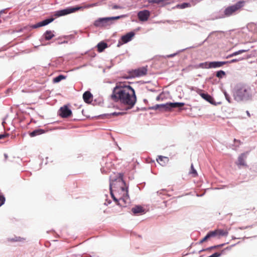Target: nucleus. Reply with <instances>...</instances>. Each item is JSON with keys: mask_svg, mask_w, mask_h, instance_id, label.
Returning <instances> with one entry per match:
<instances>
[{"mask_svg": "<svg viewBox=\"0 0 257 257\" xmlns=\"http://www.w3.org/2000/svg\"><path fill=\"white\" fill-rule=\"evenodd\" d=\"M111 100L119 102L126 106L127 108H132L135 104L137 97L135 90L130 85L119 82L116 84L110 95Z\"/></svg>", "mask_w": 257, "mask_h": 257, "instance_id": "nucleus-1", "label": "nucleus"}, {"mask_svg": "<svg viewBox=\"0 0 257 257\" xmlns=\"http://www.w3.org/2000/svg\"><path fill=\"white\" fill-rule=\"evenodd\" d=\"M109 187L112 198L118 204V199L114 196L113 192H115V190H121V189L126 188V184L122 179V175L120 173L117 174L116 178L114 179L110 177Z\"/></svg>", "mask_w": 257, "mask_h": 257, "instance_id": "nucleus-2", "label": "nucleus"}, {"mask_svg": "<svg viewBox=\"0 0 257 257\" xmlns=\"http://www.w3.org/2000/svg\"><path fill=\"white\" fill-rule=\"evenodd\" d=\"M235 97L240 100H247L251 98V91L250 86L244 84L237 85L235 90Z\"/></svg>", "mask_w": 257, "mask_h": 257, "instance_id": "nucleus-3", "label": "nucleus"}, {"mask_svg": "<svg viewBox=\"0 0 257 257\" xmlns=\"http://www.w3.org/2000/svg\"><path fill=\"white\" fill-rule=\"evenodd\" d=\"M227 234L228 231L226 230L221 229H216L209 232L207 235L200 241V243H202L211 237H220V236H227Z\"/></svg>", "mask_w": 257, "mask_h": 257, "instance_id": "nucleus-4", "label": "nucleus"}, {"mask_svg": "<svg viewBox=\"0 0 257 257\" xmlns=\"http://www.w3.org/2000/svg\"><path fill=\"white\" fill-rule=\"evenodd\" d=\"M122 17L123 16H120L116 17L99 18L94 22V25L97 27H105L106 26L109 25L111 24L110 22V21L118 20Z\"/></svg>", "mask_w": 257, "mask_h": 257, "instance_id": "nucleus-5", "label": "nucleus"}, {"mask_svg": "<svg viewBox=\"0 0 257 257\" xmlns=\"http://www.w3.org/2000/svg\"><path fill=\"white\" fill-rule=\"evenodd\" d=\"M244 4V1H239L235 5L226 8L224 12V15L227 17L231 16L234 13L242 8Z\"/></svg>", "mask_w": 257, "mask_h": 257, "instance_id": "nucleus-6", "label": "nucleus"}, {"mask_svg": "<svg viewBox=\"0 0 257 257\" xmlns=\"http://www.w3.org/2000/svg\"><path fill=\"white\" fill-rule=\"evenodd\" d=\"M82 7L77 6L75 7L68 8L65 9L59 10L55 12L54 16L56 17L63 16L74 12H75L79 10L82 9Z\"/></svg>", "mask_w": 257, "mask_h": 257, "instance_id": "nucleus-7", "label": "nucleus"}, {"mask_svg": "<svg viewBox=\"0 0 257 257\" xmlns=\"http://www.w3.org/2000/svg\"><path fill=\"white\" fill-rule=\"evenodd\" d=\"M148 72L147 67H140L138 69L133 70L130 72V76L126 78L131 77H141L147 74Z\"/></svg>", "mask_w": 257, "mask_h": 257, "instance_id": "nucleus-8", "label": "nucleus"}, {"mask_svg": "<svg viewBox=\"0 0 257 257\" xmlns=\"http://www.w3.org/2000/svg\"><path fill=\"white\" fill-rule=\"evenodd\" d=\"M184 105V103L182 102H169L166 104H162L157 105V108H161L164 110H171L172 109L176 107H181Z\"/></svg>", "mask_w": 257, "mask_h": 257, "instance_id": "nucleus-9", "label": "nucleus"}, {"mask_svg": "<svg viewBox=\"0 0 257 257\" xmlns=\"http://www.w3.org/2000/svg\"><path fill=\"white\" fill-rule=\"evenodd\" d=\"M114 196H117L119 199H124L125 197L128 196L127 188H125L121 190H115V192H113Z\"/></svg>", "mask_w": 257, "mask_h": 257, "instance_id": "nucleus-10", "label": "nucleus"}, {"mask_svg": "<svg viewBox=\"0 0 257 257\" xmlns=\"http://www.w3.org/2000/svg\"><path fill=\"white\" fill-rule=\"evenodd\" d=\"M247 158V153L241 154L238 158L236 164L238 167L241 166L247 167V165L245 162V159Z\"/></svg>", "mask_w": 257, "mask_h": 257, "instance_id": "nucleus-11", "label": "nucleus"}, {"mask_svg": "<svg viewBox=\"0 0 257 257\" xmlns=\"http://www.w3.org/2000/svg\"><path fill=\"white\" fill-rule=\"evenodd\" d=\"M60 115L63 118H67L72 114L71 110L67 106H64L59 110Z\"/></svg>", "mask_w": 257, "mask_h": 257, "instance_id": "nucleus-12", "label": "nucleus"}, {"mask_svg": "<svg viewBox=\"0 0 257 257\" xmlns=\"http://www.w3.org/2000/svg\"><path fill=\"white\" fill-rule=\"evenodd\" d=\"M138 16L140 21H147L150 16V12L148 10H143L138 13Z\"/></svg>", "mask_w": 257, "mask_h": 257, "instance_id": "nucleus-13", "label": "nucleus"}, {"mask_svg": "<svg viewBox=\"0 0 257 257\" xmlns=\"http://www.w3.org/2000/svg\"><path fill=\"white\" fill-rule=\"evenodd\" d=\"M135 36V33L133 32H131L128 33H127L126 35H123L121 38V41L119 42V44L120 45L123 44V43H126L128 42L129 41H131L133 37Z\"/></svg>", "mask_w": 257, "mask_h": 257, "instance_id": "nucleus-14", "label": "nucleus"}, {"mask_svg": "<svg viewBox=\"0 0 257 257\" xmlns=\"http://www.w3.org/2000/svg\"><path fill=\"white\" fill-rule=\"evenodd\" d=\"M227 64V62L226 61H214L209 62L208 67L209 68H217L222 66L223 65Z\"/></svg>", "mask_w": 257, "mask_h": 257, "instance_id": "nucleus-15", "label": "nucleus"}, {"mask_svg": "<svg viewBox=\"0 0 257 257\" xmlns=\"http://www.w3.org/2000/svg\"><path fill=\"white\" fill-rule=\"evenodd\" d=\"M54 18H50V19H46V20L34 25L33 26V28H39L40 27L44 26L47 25L48 24L50 23L51 22H53L54 21Z\"/></svg>", "mask_w": 257, "mask_h": 257, "instance_id": "nucleus-16", "label": "nucleus"}, {"mask_svg": "<svg viewBox=\"0 0 257 257\" xmlns=\"http://www.w3.org/2000/svg\"><path fill=\"white\" fill-rule=\"evenodd\" d=\"M84 101L87 103H90L92 101L93 96L88 91L85 92L83 94Z\"/></svg>", "mask_w": 257, "mask_h": 257, "instance_id": "nucleus-17", "label": "nucleus"}, {"mask_svg": "<svg viewBox=\"0 0 257 257\" xmlns=\"http://www.w3.org/2000/svg\"><path fill=\"white\" fill-rule=\"evenodd\" d=\"M169 158L167 157L159 156L157 159V162L162 166H165L169 162Z\"/></svg>", "mask_w": 257, "mask_h": 257, "instance_id": "nucleus-18", "label": "nucleus"}, {"mask_svg": "<svg viewBox=\"0 0 257 257\" xmlns=\"http://www.w3.org/2000/svg\"><path fill=\"white\" fill-rule=\"evenodd\" d=\"M132 211L135 214H138L140 213H144V209L141 206H136L132 209Z\"/></svg>", "mask_w": 257, "mask_h": 257, "instance_id": "nucleus-19", "label": "nucleus"}, {"mask_svg": "<svg viewBox=\"0 0 257 257\" xmlns=\"http://www.w3.org/2000/svg\"><path fill=\"white\" fill-rule=\"evenodd\" d=\"M44 36L46 40H50L54 37V34L51 31H47Z\"/></svg>", "mask_w": 257, "mask_h": 257, "instance_id": "nucleus-20", "label": "nucleus"}, {"mask_svg": "<svg viewBox=\"0 0 257 257\" xmlns=\"http://www.w3.org/2000/svg\"><path fill=\"white\" fill-rule=\"evenodd\" d=\"M249 49H244V50H239L238 51H236V52H234V53L229 55L228 56H227L226 57V58H231V57H232L233 56H236V55L240 54H241L242 53L247 52V51H249Z\"/></svg>", "mask_w": 257, "mask_h": 257, "instance_id": "nucleus-21", "label": "nucleus"}, {"mask_svg": "<svg viewBox=\"0 0 257 257\" xmlns=\"http://www.w3.org/2000/svg\"><path fill=\"white\" fill-rule=\"evenodd\" d=\"M107 44L104 42H100L97 44V49L99 52H101L107 47Z\"/></svg>", "mask_w": 257, "mask_h": 257, "instance_id": "nucleus-22", "label": "nucleus"}, {"mask_svg": "<svg viewBox=\"0 0 257 257\" xmlns=\"http://www.w3.org/2000/svg\"><path fill=\"white\" fill-rule=\"evenodd\" d=\"M44 133V131L42 129H38L34 131L30 134V136L31 137H33L41 134H42Z\"/></svg>", "mask_w": 257, "mask_h": 257, "instance_id": "nucleus-23", "label": "nucleus"}, {"mask_svg": "<svg viewBox=\"0 0 257 257\" xmlns=\"http://www.w3.org/2000/svg\"><path fill=\"white\" fill-rule=\"evenodd\" d=\"M223 245H224V244H219V245H217L212 246H211V247H208V248H205V249H204L201 250L199 252H202V251H208V252H210V251L212 249H213L217 248H219V247H222Z\"/></svg>", "mask_w": 257, "mask_h": 257, "instance_id": "nucleus-24", "label": "nucleus"}, {"mask_svg": "<svg viewBox=\"0 0 257 257\" xmlns=\"http://www.w3.org/2000/svg\"><path fill=\"white\" fill-rule=\"evenodd\" d=\"M201 96L203 98H204L205 100H207V101L212 103L213 101V98L208 94L207 93H202L201 94Z\"/></svg>", "mask_w": 257, "mask_h": 257, "instance_id": "nucleus-25", "label": "nucleus"}, {"mask_svg": "<svg viewBox=\"0 0 257 257\" xmlns=\"http://www.w3.org/2000/svg\"><path fill=\"white\" fill-rule=\"evenodd\" d=\"M189 174H191L193 177H195L197 176V172L194 169L192 164L191 165V170L189 172Z\"/></svg>", "mask_w": 257, "mask_h": 257, "instance_id": "nucleus-26", "label": "nucleus"}, {"mask_svg": "<svg viewBox=\"0 0 257 257\" xmlns=\"http://www.w3.org/2000/svg\"><path fill=\"white\" fill-rule=\"evenodd\" d=\"M65 76L62 75H59L58 76L55 77L53 79V81L55 83H57L60 82L62 79H64L65 78Z\"/></svg>", "mask_w": 257, "mask_h": 257, "instance_id": "nucleus-27", "label": "nucleus"}, {"mask_svg": "<svg viewBox=\"0 0 257 257\" xmlns=\"http://www.w3.org/2000/svg\"><path fill=\"white\" fill-rule=\"evenodd\" d=\"M225 75V72L222 70L218 71L216 72V76L219 78H222Z\"/></svg>", "mask_w": 257, "mask_h": 257, "instance_id": "nucleus-28", "label": "nucleus"}, {"mask_svg": "<svg viewBox=\"0 0 257 257\" xmlns=\"http://www.w3.org/2000/svg\"><path fill=\"white\" fill-rule=\"evenodd\" d=\"M189 6V4H188V3H183V4H182L181 5H178V8H180L181 9H184V8H186L187 7H188Z\"/></svg>", "mask_w": 257, "mask_h": 257, "instance_id": "nucleus-29", "label": "nucleus"}, {"mask_svg": "<svg viewBox=\"0 0 257 257\" xmlns=\"http://www.w3.org/2000/svg\"><path fill=\"white\" fill-rule=\"evenodd\" d=\"M222 252L223 250H222L221 252H215L208 257H219L221 255Z\"/></svg>", "mask_w": 257, "mask_h": 257, "instance_id": "nucleus-30", "label": "nucleus"}, {"mask_svg": "<svg viewBox=\"0 0 257 257\" xmlns=\"http://www.w3.org/2000/svg\"><path fill=\"white\" fill-rule=\"evenodd\" d=\"M243 59V58H240V59H232V60H231L230 61H227V64H229V63H231L236 62H238L239 61L242 60Z\"/></svg>", "mask_w": 257, "mask_h": 257, "instance_id": "nucleus-31", "label": "nucleus"}, {"mask_svg": "<svg viewBox=\"0 0 257 257\" xmlns=\"http://www.w3.org/2000/svg\"><path fill=\"white\" fill-rule=\"evenodd\" d=\"M158 194H163L167 195V190L165 189H162L157 192Z\"/></svg>", "mask_w": 257, "mask_h": 257, "instance_id": "nucleus-32", "label": "nucleus"}, {"mask_svg": "<svg viewBox=\"0 0 257 257\" xmlns=\"http://www.w3.org/2000/svg\"><path fill=\"white\" fill-rule=\"evenodd\" d=\"M208 64L209 63H207V62H205V63H200L199 64V66L200 67H205V68H209L208 67Z\"/></svg>", "mask_w": 257, "mask_h": 257, "instance_id": "nucleus-33", "label": "nucleus"}, {"mask_svg": "<svg viewBox=\"0 0 257 257\" xmlns=\"http://www.w3.org/2000/svg\"><path fill=\"white\" fill-rule=\"evenodd\" d=\"M208 64L209 63H207V62H205V63H200L199 64V66L200 67H205V68H209L208 67Z\"/></svg>", "mask_w": 257, "mask_h": 257, "instance_id": "nucleus-34", "label": "nucleus"}, {"mask_svg": "<svg viewBox=\"0 0 257 257\" xmlns=\"http://www.w3.org/2000/svg\"><path fill=\"white\" fill-rule=\"evenodd\" d=\"M5 198L3 196L0 195V206H2L5 202Z\"/></svg>", "mask_w": 257, "mask_h": 257, "instance_id": "nucleus-35", "label": "nucleus"}, {"mask_svg": "<svg viewBox=\"0 0 257 257\" xmlns=\"http://www.w3.org/2000/svg\"><path fill=\"white\" fill-rule=\"evenodd\" d=\"M8 136H9V135L7 134L0 135V139H4L6 137H7Z\"/></svg>", "mask_w": 257, "mask_h": 257, "instance_id": "nucleus-36", "label": "nucleus"}, {"mask_svg": "<svg viewBox=\"0 0 257 257\" xmlns=\"http://www.w3.org/2000/svg\"><path fill=\"white\" fill-rule=\"evenodd\" d=\"M120 7L119 6H118L117 5H113L112 6V9H120Z\"/></svg>", "mask_w": 257, "mask_h": 257, "instance_id": "nucleus-37", "label": "nucleus"}, {"mask_svg": "<svg viewBox=\"0 0 257 257\" xmlns=\"http://www.w3.org/2000/svg\"><path fill=\"white\" fill-rule=\"evenodd\" d=\"M225 97H226V99L229 102L230 101L229 99V97H228V95L226 93H225Z\"/></svg>", "mask_w": 257, "mask_h": 257, "instance_id": "nucleus-38", "label": "nucleus"}, {"mask_svg": "<svg viewBox=\"0 0 257 257\" xmlns=\"http://www.w3.org/2000/svg\"><path fill=\"white\" fill-rule=\"evenodd\" d=\"M246 114H247V116H248V117H250V113L249 112V111H246Z\"/></svg>", "mask_w": 257, "mask_h": 257, "instance_id": "nucleus-39", "label": "nucleus"}, {"mask_svg": "<svg viewBox=\"0 0 257 257\" xmlns=\"http://www.w3.org/2000/svg\"><path fill=\"white\" fill-rule=\"evenodd\" d=\"M63 43H67V41H64V42H63ZM62 43H63V42H62V43H59L58 44H62Z\"/></svg>", "mask_w": 257, "mask_h": 257, "instance_id": "nucleus-40", "label": "nucleus"}, {"mask_svg": "<svg viewBox=\"0 0 257 257\" xmlns=\"http://www.w3.org/2000/svg\"><path fill=\"white\" fill-rule=\"evenodd\" d=\"M16 240V241H20V240H21V239H20V237H19L18 239H17V240Z\"/></svg>", "mask_w": 257, "mask_h": 257, "instance_id": "nucleus-41", "label": "nucleus"}, {"mask_svg": "<svg viewBox=\"0 0 257 257\" xmlns=\"http://www.w3.org/2000/svg\"><path fill=\"white\" fill-rule=\"evenodd\" d=\"M113 114V115H116V114H117V113H115V112H114V113H113V114Z\"/></svg>", "mask_w": 257, "mask_h": 257, "instance_id": "nucleus-42", "label": "nucleus"}, {"mask_svg": "<svg viewBox=\"0 0 257 257\" xmlns=\"http://www.w3.org/2000/svg\"><path fill=\"white\" fill-rule=\"evenodd\" d=\"M237 141L236 139H234V142Z\"/></svg>", "mask_w": 257, "mask_h": 257, "instance_id": "nucleus-43", "label": "nucleus"}]
</instances>
